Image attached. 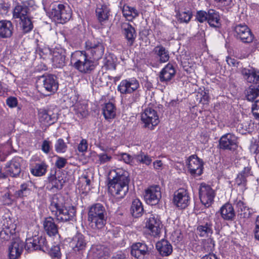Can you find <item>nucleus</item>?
<instances>
[{
  "label": "nucleus",
  "instance_id": "obj_1",
  "mask_svg": "<svg viewBox=\"0 0 259 259\" xmlns=\"http://www.w3.org/2000/svg\"><path fill=\"white\" fill-rule=\"evenodd\" d=\"M114 172L115 176L109 182V191L116 199H122L128 191V174L121 169H117Z\"/></svg>",
  "mask_w": 259,
  "mask_h": 259
},
{
  "label": "nucleus",
  "instance_id": "obj_2",
  "mask_svg": "<svg viewBox=\"0 0 259 259\" xmlns=\"http://www.w3.org/2000/svg\"><path fill=\"white\" fill-rule=\"evenodd\" d=\"M50 208L59 222H65L73 220L76 213L73 206L66 207L64 205L61 196L57 195L53 197Z\"/></svg>",
  "mask_w": 259,
  "mask_h": 259
},
{
  "label": "nucleus",
  "instance_id": "obj_3",
  "mask_svg": "<svg viewBox=\"0 0 259 259\" xmlns=\"http://www.w3.org/2000/svg\"><path fill=\"white\" fill-rule=\"evenodd\" d=\"M70 65L81 73H89L95 68L94 62L83 51H76L71 54Z\"/></svg>",
  "mask_w": 259,
  "mask_h": 259
},
{
  "label": "nucleus",
  "instance_id": "obj_4",
  "mask_svg": "<svg viewBox=\"0 0 259 259\" xmlns=\"http://www.w3.org/2000/svg\"><path fill=\"white\" fill-rule=\"evenodd\" d=\"M107 212L105 207L101 203L92 205L88 212V221L93 229H100L106 223Z\"/></svg>",
  "mask_w": 259,
  "mask_h": 259
},
{
  "label": "nucleus",
  "instance_id": "obj_5",
  "mask_svg": "<svg viewBox=\"0 0 259 259\" xmlns=\"http://www.w3.org/2000/svg\"><path fill=\"white\" fill-rule=\"evenodd\" d=\"M71 14L70 7L61 4L54 5L49 13L51 19L60 23L68 21L71 17Z\"/></svg>",
  "mask_w": 259,
  "mask_h": 259
},
{
  "label": "nucleus",
  "instance_id": "obj_6",
  "mask_svg": "<svg viewBox=\"0 0 259 259\" xmlns=\"http://www.w3.org/2000/svg\"><path fill=\"white\" fill-rule=\"evenodd\" d=\"M87 54L94 60L101 59L104 54V47L102 43L95 39L87 40L85 43V51Z\"/></svg>",
  "mask_w": 259,
  "mask_h": 259
},
{
  "label": "nucleus",
  "instance_id": "obj_7",
  "mask_svg": "<svg viewBox=\"0 0 259 259\" xmlns=\"http://www.w3.org/2000/svg\"><path fill=\"white\" fill-rule=\"evenodd\" d=\"M162 224L159 216L155 213H149L146 218L145 228L150 235L158 237L162 228Z\"/></svg>",
  "mask_w": 259,
  "mask_h": 259
},
{
  "label": "nucleus",
  "instance_id": "obj_8",
  "mask_svg": "<svg viewBox=\"0 0 259 259\" xmlns=\"http://www.w3.org/2000/svg\"><path fill=\"white\" fill-rule=\"evenodd\" d=\"M199 195L201 203L205 207H209L213 202L215 193L210 185L202 183L199 186Z\"/></svg>",
  "mask_w": 259,
  "mask_h": 259
},
{
  "label": "nucleus",
  "instance_id": "obj_9",
  "mask_svg": "<svg viewBox=\"0 0 259 259\" xmlns=\"http://www.w3.org/2000/svg\"><path fill=\"white\" fill-rule=\"evenodd\" d=\"M141 120L144 127L151 130L158 125L159 122L157 112L151 108H147L141 114Z\"/></svg>",
  "mask_w": 259,
  "mask_h": 259
},
{
  "label": "nucleus",
  "instance_id": "obj_10",
  "mask_svg": "<svg viewBox=\"0 0 259 259\" xmlns=\"http://www.w3.org/2000/svg\"><path fill=\"white\" fill-rule=\"evenodd\" d=\"M188 171L193 177L200 176L203 172V163L196 155H191L186 161Z\"/></svg>",
  "mask_w": 259,
  "mask_h": 259
},
{
  "label": "nucleus",
  "instance_id": "obj_11",
  "mask_svg": "<svg viewBox=\"0 0 259 259\" xmlns=\"http://www.w3.org/2000/svg\"><path fill=\"white\" fill-rule=\"evenodd\" d=\"M140 88L139 81L135 77L122 80L117 87V90L121 94H129Z\"/></svg>",
  "mask_w": 259,
  "mask_h": 259
},
{
  "label": "nucleus",
  "instance_id": "obj_12",
  "mask_svg": "<svg viewBox=\"0 0 259 259\" xmlns=\"http://www.w3.org/2000/svg\"><path fill=\"white\" fill-rule=\"evenodd\" d=\"M144 197L147 204L151 205L157 204L161 197L160 187L158 185L149 187L145 190Z\"/></svg>",
  "mask_w": 259,
  "mask_h": 259
},
{
  "label": "nucleus",
  "instance_id": "obj_13",
  "mask_svg": "<svg viewBox=\"0 0 259 259\" xmlns=\"http://www.w3.org/2000/svg\"><path fill=\"white\" fill-rule=\"evenodd\" d=\"M236 36L244 43H250L254 36L248 26L245 24H238L234 28Z\"/></svg>",
  "mask_w": 259,
  "mask_h": 259
},
{
  "label": "nucleus",
  "instance_id": "obj_14",
  "mask_svg": "<svg viewBox=\"0 0 259 259\" xmlns=\"http://www.w3.org/2000/svg\"><path fill=\"white\" fill-rule=\"evenodd\" d=\"M41 79L42 88L48 93L47 95H51L57 92L58 89V82L55 76L51 74L43 75Z\"/></svg>",
  "mask_w": 259,
  "mask_h": 259
},
{
  "label": "nucleus",
  "instance_id": "obj_15",
  "mask_svg": "<svg viewBox=\"0 0 259 259\" xmlns=\"http://www.w3.org/2000/svg\"><path fill=\"white\" fill-rule=\"evenodd\" d=\"M26 245L28 249L32 250H44L48 247L46 238L36 235L26 239Z\"/></svg>",
  "mask_w": 259,
  "mask_h": 259
},
{
  "label": "nucleus",
  "instance_id": "obj_16",
  "mask_svg": "<svg viewBox=\"0 0 259 259\" xmlns=\"http://www.w3.org/2000/svg\"><path fill=\"white\" fill-rule=\"evenodd\" d=\"M190 198L187 191L184 189H180L174 195V202L181 209H184L188 205Z\"/></svg>",
  "mask_w": 259,
  "mask_h": 259
},
{
  "label": "nucleus",
  "instance_id": "obj_17",
  "mask_svg": "<svg viewBox=\"0 0 259 259\" xmlns=\"http://www.w3.org/2000/svg\"><path fill=\"white\" fill-rule=\"evenodd\" d=\"M220 146L224 149H235L238 146L237 138L233 134H225L220 140Z\"/></svg>",
  "mask_w": 259,
  "mask_h": 259
},
{
  "label": "nucleus",
  "instance_id": "obj_18",
  "mask_svg": "<svg viewBox=\"0 0 259 259\" xmlns=\"http://www.w3.org/2000/svg\"><path fill=\"white\" fill-rule=\"evenodd\" d=\"M251 175V167L249 166L245 167L238 174L235 179V184L243 192L246 189L247 178Z\"/></svg>",
  "mask_w": 259,
  "mask_h": 259
},
{
  "label": "nucleus",
  "instance_id": "obj_19",
  "mask_svg": "<svg viewBox=\"0 0 259 259\" xmlns=\"http://www.w3.org/2000/svg\"><path fill=\"white\" fill-rule=\"evenodd\" d=\"M39 122L44 125H51L57 119V116L51 110L41 109L38 111Z\"/></svg>",
  "mask_w": 259,
  "mask_h": 259
},
{
  "label": "nucleus",
  "instance_id": "obj_20",
  "mask_svg": "<svg viewBox=\"0 0 259 259\" xmlns=\"http://www.w3.org/2000/svg\"><path fill=\"white\" fill-rule=\"evenodd\" d=\"M88 241L81 234L78 233L74 236L70 242V246L74 251L84 250L87 247Z\"/></svg>",
  "mask_w": 259,
  "mask_h": 259
},
{
  "label": "nucleus",
  "instance_id": "obj_21",
  "mask_svg": "<svg viewBox=\"0 0 259 259\" xmlns=\"http://www.w3.org/2000/svg\"><path fill=\"white\" fill-rule=\"evenodd\" d=\"M48 165L44 161H38L34 162L32 159L30 164V170L32 175L35 177H41L47 172Z\"/></svg>",
  "mask_w": 259,
  "mask_h": 259
},
{
  "label": "nucleus",
  "instance_id": "obj_22",
  "mask_svg": "<svg viewBox=\"0 0 259 259\" xmlns=\"http://www.w3.org/2000/svg\"><path fill=\"white\" fill-rule=\"evenodd\" d=\"M91 252L95 259H107L110 254L109 249L101 244L93 245L91 248Z\"/></svg>",
  "mask_w": 259,
  "mask_h": 259
},
{
  "label": "nucleus",
  "instance_id": "obj_23",
  "mask_svg": "<svg viewBox=\"0 0 259 259\" xmlns=\"http://www.w3.org/2000/svg\"><path fill=\"white\" fill-rule=\"evenodd\" d=\"M22 161L20 157H15L6 165V171L11 177H16L21 171L20 163Z\"/></svg>",
  "mask_w": 259,
  "mask_h": 259
},
{
  "label": "nucleus",
  "instance_id": "obj_24",
  "mask_svg": "<svg viewBox=\"0 0 259 259\" xmlns=\"http://www.w3.org/2000/svg\"><path fill=\"white\" fill-rule=\"evenodd\" d=\"M23 249V243L19 240L13 241L9 247L10 259H17L21 255Z\"/></svg>",
  "mask_w": 259,
  "mask_h": 259
},
{
  "label": "nucleus",
  "instance_id": "obj_25",
  "mask_svg": "<svg viewBox=\"0 0 259 259\" xmlns=\"http://www.w3.org/2000/svg\"><path fill=\"white\" fill-rule=\"evenodd\" d=\"M121 27L123 30L124 35L126 39L127 45L129 46H132L137 36L135 28L128 23H122Z\"/></svg>",
  "mask_w": 259,
  "mask_h": 259
},
{
  "label": "nucleus",
  "instance_id": "obj_26",
  "mask_svg": "<svg viewBox=\"0 0 259 259\" xmlns=\"http://www.w3.org/2000/svg\"><path fill=\"white\" fill-rule=\"evenodd\" d=\"M241 73L248 82L256 84L259 82V71L255 68H243Z\"/></svg>",
  "mask_w": 259,
  "mask_h": 259
},
{
  "label": "nucleus",
  "instance_id": "obj_27",
  "mask_svg": "<svg viewBox=\"0 0 259 259\" xmlns=\"http://www.w3.org/2000/svg\"><path fill=\"white\" fill-rule=\"evenodd\" d=\"M91 157L92 160L98 165L108 164L112 160V155L106 152L98 154L95 152H93L91 153Z\"/></svg>",
  "mask_w": 259,
  "mask_h": 259
},
{
  "label": "nucleus",
  "instance_id": "obj_28",
  "mask_svg": "<svg viewBox=\"0 0 259 259\" xmlns=\"http://www.w3.org/2000/svg\"><path fill=\"white\" fill-rule=\"evenodd\" d=\"M148 251L147 247L144 243L138 242L131 247V254L138 259H143Z\"/></svg>",
  "mask_w": 259,
  "mask_h": 259
},
{
  "label": "nucleus",
  "instance_id": "obj_29",
  "mask_svg": "<svg viewBox=\"0 0 259 259\" xmlns=\"http://www.w3.org/2000/svg\"><path fill=\"white\" fill-rule=\"evenodd\" d=\"M175 69L171 64H167L160 71L159 79L161 82H167L170 81L175 76Z\"/></svg>",
  "mask_w": 259,
  "mask_h": 259
},
{
  "label": "nucleus",
  "instance_id": "obj_30",
  "mask_svg": "<svg viewBox=\"0 0 259 259\" xmlns=\"http://www.w3.org/2000/svg\"><path fill=\"white\" fill-rule=\"evenodd\" d=\"M2 225V230H0L1 233L4 232L7 236L13 235L16 232V225L12 222L10 218H5L0 223Z\"/></svg>",
  "mask_w": 259,
  "mask_h": 259
},
{
  "label": "nucleus",
  "instance_id": "obj_31",
  "mask_svg": "<svg viewBox=\"0 0 259 259\" xmlns=\"http://www.w3.org/2000/svg\"><path fill=\"white\" fill-rule=\"evenodd\" d=\"M196 231L200 237H208L213 233L212 224L208 221L203 223L200 222L198 225Z\"/></svg>",
  "mask_w": 259,
  "mask_h": 259
},
{
  "label": "nucleus",
  "instance_id": "obj_32",
  "mask_svg": "<svg viewBox=\"0 0 259 259\" xmlns=\"http://www.w3.org/2000/svg\"><path fill=\"white\" fill-rule=\"evenodd\" d=\"M13 30V25L11 21L8 20L0 21V37L2 38L10 37Z\"/></svg>",
  "mask_w": 259,
  "mask_h": 259
},
{
  "label": "nucleus",
  "instance_id": "obj_33",
  "mask_svg": "<svg viewBox=\"0 0 259 259\" xmlns=\"http://www.w3.org/2000/svg\"><path fill=\"white\" fill-rule=\"evenodd\" d=\"M156 247L162 256H168L172 251L171 245L168 241L164 239H162L157 242Z\"/></svg>",
  "mask_w": 259,
  "mask_h": 259
},
{
  "label": "nucleus",
  "instance_id": "obj_34",
  "mask_svg": "<svg viewBox=\"0 0 259 259\" xmlns=\"http://www.w3.org/2000/svg\"><path fill=\"white\" fill-rule=\"evenodd\" d=\"M153 53L161 63L166 62L169 59L168 51L161 45L156 46L153 50Z\"/></svg>",
  "mask_w": 259,
  "mask_h": 259
},
{
  "label": "nucleus",
  "instance_id": "obj_35",
  "mask_svg": "<svg viewBox=\"0 0 259 259\" xmlns=\"http://www.w3.org/2000/svg\"><path fill=\"white\" fill-rule=\"evenodd\" d=\"M96 14L98 21L103 22L108 20L110 16V9L105 5H98L96 9Z\"/></svg>",
  "mask_w": 259,
  "mask_h": 259
},
{
  "label": "nucleus",
  "instance_id": "obj_36",
  "mask_svg": "<svg viewBox=\"0 0 259 259\" xmlns=\"http://www.w3.org/2000/svg\"><path fill=\"white\" fill-rule=\"evenodd\" d=\"M43 226L45 231L49 236H54L57 234L58 227L52 217L46 218L44 221Z\"/></svg>",
  "mask_w": 259,
  "mask_h": 259
},
{
  "label": "nucleus",
  "instance_id": "obj_37",
  "mask_svg": "<svg viewBox=\"0 0 259 259\" xmlns=\"http://www.w3.org/2000/svg\"><path fill=\"white\" fill-rule=\"evenodd\" d=\"M222 217L225 220L232 221L235 216L233 207L231 204L226 203L220 209Z\"/></svg>",
  "mask_w": 259,
  "mask_h": 259
},
{
  "label": "nucleus",
  "instance_id": "obj_38",
  "mask_svg": "<svg viewBox=\"0 0 259 259\" xmlns=\"http://www.w3.org/2000/svg\"><path fill=\"white\" fill-rule=\"evenodd\" d=\"M116 107L111 103H105L102 107L103 114L106 119L109 120L114 118L116 115Z\"/></svg>",
  "mask_w": 259,
  "mask_h": 259
},
{
  "label": "nucleus",
  "instance_id": "obj_39",
  "mask_svg": "<svg viewBox=\"0 0 259 259\" xmlns=\"http://www.w3.org/2000/svg\"><path fill=\"white\" fill-rule=\"evenodd\" d=\"M131 213L133 217L139 218L142 215L144 208L141 201L138 199H134L131 205Z\"/></svg>",
  "mask_w": 259,
  "mask_h": 259
},
{
  "label": "nucleus",
  "instance_id": "obj_40",
  "mask_svg": "<svg viewBox=\"0 0 259 259\" xmlns=\"http://www.w3.org/2000/svg\"><path fill=\"white\" fill-rule=\"evenodd\" d=\"M207 22L211 27H219L221 25V22L219 13L213 10H209L208 11Z\"/></svg>",
  "mask_w": 259,
  "mask_h": 259
},
{
  "label": "nucleus",
  "instance_id": "obj_41",
  "mask_svg": "<svg viewBox=\"0 0 259 259\" xmlns=\"http://www.w3.org/2000/svg\"><path fill=\"white\" fill-rule=\"evenodd\" d=\"M65 56L62 52L59 53L54 51L53 54L52 62L53 65L56 68H61L65 64Z\"/></svg>",
  "mask_w": 259,
  "mask_h": 259
},
{
  "label": "nucleus",
  "instance_id": "obj_42",
  "mask_svg": "<svg viewBox=\"0 0 259 259\" xmlns=\"http://www.w3.org/2000/svg\"><path fill=\"white\" fill-rule=\"evenodd\" d=\"M123 16L128 21H132L139 15L138 11L134 7L124 5L122 8Z\"/></svg>",
  "mask_w": 259,
  "mask_h": 259
},
{
  "label": "nucleus",
  "instance_id": "obj_43",
  "mask_svg": "<svg viewBox=\"0 0 259 259\" xmlns=\"http://www.w3.org/2000/svg\"><path fill=\"white\" fill-rule=\"evenodd\" d=\"M238 211L240 212V215H242L244 218H248L250 214V211L249 208H248L245 203L243 200L240 199H237L234 202Z\"/></svg>",
  "mask_w": 259,
  "mask_h": 259
},
{
  "label": "nucleus",
  "instance_id": "obj_44",
  "mask_svg": "<svg viewBox=\"0 0 259 259\" xmlns=\"http://www.w3.org/2000/svg\"><path fill=\"white\" fill-rule=\"evenodd\" d=\"M28 8L21 5H17L15 7L13 12V17L19 18L20 20L27 17Z\"/></svg>",
  "mask_w": 259,
  "mask_h": 259
},
{
  "label": "nucleus",
  "instance_id": "obj_45",
  "mask_svg": "<svg viewBox=\"0 0 259 259\" xmlns=\"http://www.w3.org/2000/svg\"><path fill=\"white\" fill-rule=\"evenodd\" d=\"M192 17L191 11H182L177 13V17L178 20L181 23H188Z\"/></svg>",
  "mask_w": 259,
  "mask_h": 259
},
{
  "label": "nucleus",
  "instance_id": "obj_46",
  "mask_svg": "<svg viewBox=\"0 0 259 259\" xmlns=\"http://www.w3.org/2000/svg\"><path fill=\"white\" fill-rule=\"evenodd\" d=\"M79 181L82 183V185L79 186L80 192L82 194L87 193L90 190V180L86 175H83L80 178Z\"/></svg>",
  "mask_w": 259,
  "mask_h": 259
},
{
  "label": "nucleus",
  "instance_id": "obj_47",
  "mask_svg": "<svg viewBox=\"0 0 259 259\" xmlns=\"http://www.w3.org/2000/svg\"><path fill=\"white\" fill-rule=\"evenodd\" d=\"M20 25L23 32L25 33L31 31L33 28L32 22L28 17L21 20Z\"/></svg>",
  "mask_w": 259,
  "mask_h": 259
},
{
  "label": "nucleus",
  "instance_id": "obj_48",
  "mask_svg": "<svg viewBox=\"0 0 259 259\" xmlns=\"http://www.w3.org/2000/svg\"><path fill=\"white\" fill-rule=\"evenodd\" d=\"M135 158L137 161L146 165H149L152 161V157L150 156L143 152L135 155Z\"/></svg>",
  "mask_w": 259,
  "mask_h": 259
},
{
  "label": "nucleus",
  "instance_id": "obj_49",
  "mask_svg": "<svg viewBox=\"0 0 259 259\" xmlns=\"http://www.w3.org/2000/svg\"><path fill=\"white\" fill-rule=\"evenodd\" d=\"M258 96L259 90L256 89L249 88L246 90V97L249 101L254 100Z\"/></svg>",
  "mask_w": 259,
  "mask_h": 259
},
{
  "label": "nucleus",
  "instance_id": "obj_50",
  "mask_svg": "<svg viewBox=\"0 0 259 259\" xmlns=\"http://www.w3.org/2000/svg\"><path fill=\"white\" fill-rule=\"evenodd\" d=\"M55 147L57 152L64 153L67 150V146L63 139H59L55 144Z\"/></svg>",
  "mask_w": 259,
  "mask_h": 259
},
{
  "label": "nucleus",
  "instance_id": "obj_51",
  "mask_svg": "<svg viewBox=\"0 0 259 259\" xmlns=\"http://www.w3.org/2000/svg\"><path fill=\"white\" fill-rule=\"evenodd\" d=\"M208 12L206 13L204 11H198L196 13V19L200 23H203L207 21Z\"/></svg>",
  "mask_w": 259,
  "mask_h": 259
},
{
  "label": "nucleus",
  "instance_id": "obj_52",
  "mask_svg": "<svg viewBox=\"0 0 259 259\" xmlns=\"http://www.w3.org/2000/svg\"><path fill=\"white\" fill-rule=\"evenodd\" d=\"M214 247V243L212 240L208 239L204 241L203 244V248L206 252L212 251Z\"/></svg>",
  "mask_w": 259,
  "mask_h": 259
},
{
  "label": "nucleus",
  "instance_id": "obj_53",
  "mask_svg": "<svg viewBox=\"0 0 259 259\" xmlns=\"http://www.w3.org/2000/svg\"><path fill=\"white\" fill-rule=\"evenodd\" d=\"M67 164V159L64 157L57 156V160L55 162V166L59 169L64 167Z\"/></svg>",
  "mask_w": 259,
  "mask_h": 259
},
{
  "label": "nucleus",
  "instance_id": "obj_54",
  "mask_svg": "<svg viewBox=\"0 0 259 259\" xmlns=\"http://www.w3.org/2000/svg\"><path fill=\"white\" fill-rule=\"evenodd\" d=\"M120 158L122 159L125 163L130 164H133L134 157L129 154L126 153H122L120 154Z\"/></svg>",
  "mask_w": 259,
  "mask_h": 259
},
{
  "label": "nucleus",
  "instance_id": "obj_55",
  "mask_svg": "<svg viewBox=\"0 0 259 259\" xmlns=\"http://www.w3.org/2000/svg\"><path fill=\"white\" fill-rule=\"evenodd\" d=\"M6 104L10 108H15L18 105L17 99L15 97L11 96L7 99Z\"/></svg>",
  "mask_w": 259,
  "mask_h": 259
},
{
  "label": "nucleus",
  "instance_id": "obj_56",
  "mask_svg": "<svg viewBox=\"0 0 259 259\" xmlns=\"http://www.w3.org/2000/svg\"><path fill=\"white\" fill-rule=\"evenodd\" d=\"M252 112L255 118L259 119V100L256 101L252 104Z\"/></svg>",
  "mask_w": 259,
  "mask_h": 259
},
{
  "label": "nucleus",
  "instance_id": "obj_57",
  "mask_svg": "<svg viewBox=\"0 0 259 259\" xmlns=\"http://www.w3.org/2000/svg\"><path fill=\"white\" fill-rule=\"evenodd\" d=\"M88 144L85 139H82L79 143L77 149L80 152H84L87 150Z\"/></svg>",
  "mask_w": 259,
  "mask_h": 259
},
{
  "label": "nucleus",
  "instance_id": "obj_58",
  "mask_svg": "<svg viewBox=\"0 0 259 259\" xmlns=\"http://www.w3.org/2000/svg\"><path fill=\"white\" fill-rule=\"evenodd\" d=\"M153 168L157 171H160L164 168V164L161 160H156L153 162Z\"/></svg>",
  "mask_w": 259,
  "mask_h": 259
},
{
  "label": "nucleus",
  "instance_id": "obj_59",
  "mask_svg": "<svg viewBox=\"0 0 259 259\" xmlns=\"http://www.w3.org/2000/svg\"><path fill=\"white\" fill-rule=\"evenodd\" d=\"M254 234L255 238L259 240V216L256 218L255 220Z\"/></svg>",
  "mask_w": 259,
  "mask_h": 259
},
{
  "label": "nucleus",
  "instance_id": "obj_60",
  "mask_svg": "<svg viewBox=\"0 0 259 259\" xmlns=\"http://www.w3.org/2000/svg\"><path fill=\"white\" fill-rule=\"evenodd\" d=\"M51 255L57 258H59L61 257V252L60 251L59 247L56 246L53 248L51 251Z\"/></svg>",
  "mask_w": 259,
  "mask_h": 259
},
{
  "label": "nucleus",
  "instance_id": "obj_61",
  "mask_svg": "<svg viewBox=\"0 0 259 259\" xmlns=\"http://www.w3.org/2000/svg\"><path fill=\"white\" fill-rule=\"evenodd\" d=\"M50 142L47 140L44 141L41 145V150L46 153H48L50 149Z\"/></svg>",
  "mask_w": 259,
  "mask_h": 259
},
{
  "label": "nucleus",
  "instance_id": "obj_62",
  "mask_svg": "<svg viewBox=\"0 0 259 259\" xmlns=\"http://www.w3.org/2000/svg\"><path fill=\"white\" fill-rule=\"evenodd\" d=\"M24 7H26L28 8V11L31 10H35L37 7V6L35 4L34 0H29L27 2L26 5Z\"/></svg>",
  "mask_w": 259,
  "mask_h": 259
},
{
  "label": "nucleus",
  "instance_id": "obj_63",
  "mask_svg": "<svg viewBox=\"0 0 259 259\" xmlns=\"http://www.w3.org/2000/svg\"><path fill=\"white\" fill-rule=\"evenodd\" d=\"M226 61L229 65H232L235 66L237 64H238L237 60H236L234 58H231L229 57H227L226 58Z\"/></svg>",
  "mask_w": 259,
  "mask_h": 259
},
{
  "label": "nucleus",
  "instance_id": "obj_64",
  "mask_svg": "<svg viewBox=\"0 0 259 259\" xmlns=\"http://www.w3.org/2000/svg\"><path fill=\"white\" fill-rule=\"evenodd\" d=\"M9 154L8 150L5 146H3L0 148V155L5 157Z\"/></svg>",
  "mask_w": 259,
  "mask_h": 259
}]
</instances>
